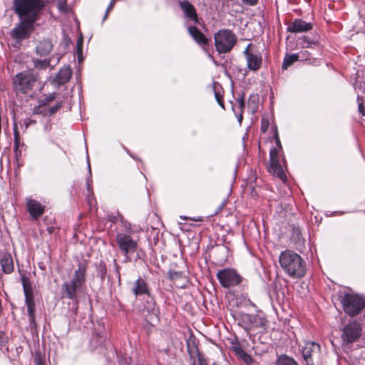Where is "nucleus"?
Segmentation results:
<instances>
[{"label": "nucleus", "instance_id": "nucleus-1", "mask_svg": "<svg viewBox=\"0 0 365 365\" xmlns=\"http://www.w3.org/2000/svg\"><path fill=\"white\" fill-rule=\"evenodd\" d=\"M279 264L292 278H302L306 273V264L299 255L292 250L281 252L279 257Z\"/></svg>", "mask_w": 365, "mask_h": 365}, {"label": "nucleus", "instance_id": "nucleus-2", "mask_svg": "<svg viewBox=\"0 0 365 365\" xmlns=\"http://www.w3.org/2000/svg\"><path fill=\"white\" fill-rule=\"evenodd\" d=\"M49 0H12V9L19 17L39 19Z\"/></svg>", "mask_w": 365, "mask_h": 365}, {"label": "nucleus", "instance_id": "nucleus-3", "mask_svg": "<svg viewBox=\"0 0 365 365\" xmlns=\"http://www.w3.org/2000/svg\"><path fill=\"white\" fill-rule=\"evenodd\" d=\"M38 78V73L32 70L20 72L12 79L13 89L17 94L29 93L33 91Z\"/></svg>", "mask_w": 365, "mask_h": 365}, {"label": "nucleus", "instance_id": "nucleus-4", "mask_svg": "<svg viewBox=\"0 0 365 365\" xmlns=\"http://www.w3.org/2000/svg\"><path fill=\"white\" fill-rule=\"evenodd\" d=\"M86 268L85 263L78 264V267L75 271L72 279L62 285V293L64 296L70 299H76L77 292L81 289L86 282Z\"/></svg>", "mask_w": 365, "mask_h": 365}, {"label": "nucleus", "instance_id": "nucleus-5", "mask_svg": "<svg viewBox=\"0 0 365 365\" xmlns=\"http://www.w3.org/2000/svg\"><path fill=\"white\" fill-rule=\"evenodd\" d=\"M215 46L219 53L230 52L237 43L236 35L229 29H220L214 34Z\"/></svg>", "mask_w": 365, "mask_h": 365}, {"label": "nucleus", "instance_id": "nucleus-6", "mask_svg": "<svg viewBox=\"0 0 365 365\" xmlns=\"http://www.w3.org/2000/svg\"><path fill=\"white\" fill-rule=\"evenodd\" d=\"M21 22L11 31V36L16 43H20L23 40L30 37L34 30V24L38 19L31 17H19Z\"/></svg>", "mask_w": 365, "mask_h": 365}, {"label": "nucleus", "instance_id": "nucleus-7", "mask_svg": "<svg viewBox=\"0 0 365 365\" xmlns=\"http://www.w3.org/2000/svg\"><path fill=\"white\" fill-rule=\"evenodd\" d=\"M116 243L120 252L125 257V262H130V256L138 249V242L125 233H118L115 237Z\"/></svg>", "mask_w": 365, "mask_h": 365}, {"label": "nucleus", "instance_id": "nucleus-8", "mask_svg": "<svg viewBox=\"0 0 365 365\" xmlns=\"http://www.w3.org/2000/svg\"><path fill=\"white\" fill-rule=\"evenodd\" d=\"M21 280L25 295V301L27 306V312L30 325L35 327V301L30 279L25 274L21 276Z\"/></svg>", "mask_w": 365, "mask_h": 365}, {"label": "nucleus", "instance_id": "nucleus-9", "mask_svg": "<svg viewBox=\"0 0 365 365\" xmlns=\"http://www.w3.org/2000/svg\"><path fill=\"white\" fill-rule=\"evenodd\" d=\"M344 312L351 316L359 314L365 307V300L356 294H346L342 299Z\"/></svg>", "mask_w": 365, "mask_h": 365}, {"label": "nucleus", "instance_id": "nucleus-10", "mask_svg": "<svg viewBox=\"0 0 365 365\" xmlns=\"http://www.w3.org/2000/svg\"><path fill=\"white\" fill-rule=\"evenodd\" d=\"M217 277L223 287L229 288L240 284L242 277L235 269H225L217 274Z\"/></svg>", "mask_w": 365, "mask_h": 365}, {"label": "nucleus", "instance_id": "nucleus-11", "mask_svg": "<svg viewBox=\"0 0 365 365\" xmlns=\"http://www.w3.org/2000/svg\"><path fill=\"white\" fill-rule=\"evenodd\" d=\"M252 44H248L243 53L246 57L248 68L256 71L261 68L262 58L261 53L257 51H252Z\"/></svg>", "mask_w": 365, "mask_h": 365}, {"label": "nucleus", "instance_id": "nucleus-12", "mask_svg": "<svg viewBox=\"0 0 365 365\" xmlns=\"http://www.w3.org/2000/svg\"><path fill=\"white\" fill-rule=\"evenodd\" d=\"M240 322L246 329L264 328L267 322L264 317L259 314H245L241 316Z\"/></svg>", "mask_w": 365, "mask_h": 365}, {"label": "nucleus", "instance_id": "nucleus-13", "mask_svg": "<svg viewBox=\"0 0 365 365\" xmlns=\"http://www.w3.org/2000/svg\"><path fill=\"white\" fill-rule=\"evenodd\" d=\"M279 151L277 148H272L269 152V166L268 171L273 175L283 180L285 175L279 163Z\"/></svg>", "mask_w": 365, "mask_h": 365}, {"label": "nucleus", "instance_id": "nucleus-14", "mask_svg": "<svg viewBox=\"0 0 365 365\" xmlns=\"http://www.w3.org/2000/svg\"><path fill=\"white\" fill-rule=\"evenodd\" d=\"M361 331V327L358 323H349L343 331L342 338L344 341L347 344L354 342L360 336Z\"/></svg>", "mask_w": 365, "mask_h": 365}, {"label": "nucleus", "instance_id": "nucleus-15", "mask_svg": "<svg viewBox=\"0 0 365 365\" xmlns=\"http://www.w3.org/2000/svg\"><path fill=\"white\" fill-rule=\"evenodd\" d=\"M179 6L187 19L195 24H200V19L197 16L196 9L190 1L187 0L180 1H179Z\"/></svg>", "mask_w": 365, "mask_h": 365}, {"label": "nucleus", "instance_id": "nucleus-16", "mask_svg": "<svg viewBox=\"0 0 365 365\" xmlns=\"http://www.w3.org/2000/svg\"><path fill=\"white\" fill-rule=\"evenodd\" d=\"M27 210L33 220H38L44 212L45 206L38 201L31 199H26Z\"/></svg>", "mask_w": 365, "mask_h": 365}, {"label": "nucleus", "instance_id": "nucleus-17", "mask_svg": "<svg viewBox=\"0 0 365 365\" xmlns=\"http://www.w3.org/2000/svg\"><path fill=\"white\" fill-rule=\"evenodd\" d=\"M312 23L307 22L301 19H295L288 24L287 31L290 33H303L312 30Z\"/></svg>", "mask_w": 365, "mask_h": 365}, {"label": "nucleus", "instance_id": "nucleus-18", "mask_svg": "<svg viewBox=\"0 0 365 365\" xmlns=\"http://www.w3.org/2000/svg\"><path fill=\"white\" fill-rule=\"evenodd\" d=\"M320 352V346L313 341H306L302 349V356L307 363L309 365L312 362V357L318 355Z\"/></svg>", "mask_w": 365, "mask_h": 365}, {"label": "nucleus", "instance_id": "nucleus-19", "mask_svg": "<svg viewBox=\"0 0 365 365\" xmlns=\"http://www.w3.org/2000/svg\"><path fill=\"white\" fill-rule=\"evenodd\" d=\"M144 310L148 313L146 315L148 322L152 323L158 320L159 309L158 308L156 303L153 298H149L146 301L144 305Z\"/></svg>", "mask_w": 365, "mask_h": 365}, {"label": "nucleus", "instance_id": "nucleus-20", "mask_svg": "<svg viewBox=\"0 0 365 365\" xmlns=\"http://www.w3.org/2000/svg\"><path fill=\"white\" fill-rule=\"evenodd\" d=\"M187 31L193 40L202 46H207L208 38L195 26H187Z\"/></svg>", "mask_w": 365, "mask_h": 365}, {"label": "nucleus", "instance_id": "nucleus-21", "mask_svg": "<svg viewBox=\"0 0 365 365\" xmlns=\"http://www.w3.org/2000/svg\"><path fill=\"white\" fill-rule=\"evenodd\" d=\"M72 75V71L69 66H65L61 68L56 74L54 82L57 83L58 86L63 85L69 81Z\"/></svg>", "mask_w": 365, "mask_h": 365}, {"label": "nucleus", "instance_id": "nucleus-22", "mask_svg": "<svg viewBox=\"0 0 365 365\" xmlns=\"http://www.w3.org/2000/svg\"><path fill=\"white\" fill-rule=\"evenodd\" d=\"M53 48V43L48 39L40 41L36 47V52L40 56H46L50 53Z\"/></svg>", "mask_w": 365, "mask_h": 365}, {"label": "nucleus", "instance_id": "nucleus-23", "mask_svg": "<svg viewBox=\"0 0 365 365\" xmlns=\"http://www.w3.org/2000/svg\"><path fill=\"white\" fill-rule=\"evenodd\" d=\"M0 264L2 268V271L5 274H10L14 271L13 258L10 254H4L0 260Z\"/></svg>", "mask_w": 365, "mask_h": 365}, {"label": "nucleus", "instance_id": "nucleus-24", "mask_svg": "<svg viewBox=\"0 0 365 365\" xmlns=\"http://www.w3.org/2000/svg\"><path fill=\"white\" fill-rule=\"evenodd\" d=\"M133 292L135 296L144 294H148L147 284L142 278H138L134 283L132 288Z\"/></svg>", "mask_w": 365, "mask_h": 365}, {"label": "nucleus", "instance_id": "nucleus-25", "mask_svg": "<svg viewBox=\"0 0 365 365\" xmlns=\"http://www.w3.org/2000/svg\"><path fill=\"white\" fill-rule=\"evenodd\" d=\"M187 349L190 359H192L193 363H195L196 357L199 356L200 354L195 339L190 337L188 340H187Z\"/></svg>", "mask_w": 365, "mask_h": 365}, {"label": "nucleus", "instance_id": "nucleus-26", "mask_svg": "<svg viewBox=\"0 0 365 365\" xmlns=\"http://www.w3.org/2000/svg\"><path fill=\"white\" fill-rule=\"evenodd\" d=\"M299 54L297 53L286 55L282 66V69H287L288 67L291 66L294 62L299 60Z\"/></svg>", "mask_w": 365, "mask_h": 365}, {"label": "nucleus", "instance_id": "nucleus-27", "mask_svg": "<svg viewBox=\"0 0 365 365\" xmlns=\"http://www.w3.org/2000/svg\"><path fill=\"white\" fill-rule=\"evenodd\" d=\"M276 365H299L297 362L292 357L287 355H281L278 357Z\"/></svg>", "mask_w": 365, "mask_h": 365}, {"label": "nucleus", "instance_id": "nucleus-28", "mask_svg": "<svg viewBox=\"0 0 365 365\" xmlns=\"http://www.w3.org/2000/svg\"><path fill=\"white\" fill-rule=\"evenodd\" d=\"M50 59L40 60L38 58H33L34 66L38 69H45L50 66Z\"/></svg>", "mask_w": 365, "mask_h": 365}, {"label": "nucleus", "instance_id": "nucleus-29", "mask_svg": "<svg viewBox=\"0 0 365 365\" xmlns=\"http://www.w3.org/2000/svg\"><path fill=\"white\" fill-rule=\"evenodd\" d=\"M168 277L169 278L173 281H178L179 279H182L183 281L186 280V277L184 275L182 272H178V271H170L168 272Z\"/></svg>", "mask_w": 365, "mask_h": 365}, {"label": "nucleus", "instance_id": "nucleus-30", "mask_svg": "<svg viewBox=\"0 0 365 365\" xmlns=\"http://www.w3.org/2000/svg\"><path fill=\"white\" fill-rule=\"evenodd\" d=\"M97 274L100 277L101 281H103L107 274L106 264L103 262H101L97 268Z\"/></svg>", "mask_w": 365, "mask_h": 365}, {"label": "nucleus", "instance_id": "nucleus-31", "mask_svg": "<svg viewBox=\"0 0 365 365\" xmlns=\"http://www.w3.org/2000/svg\"><path fill=\"white\" fill-rule=\"evenodd\" d=\"M236 352L247 364H249L252 361V357L242 349H237Z\"/></svg>", "mask_w": 365, "mask_h": 365}, {"label": "nucleus", "instance_id": "nucleus-32", "mask_svg": "<svg viewBox=\"0 0 365 365\" xmlns=\"http://www.w3.org/2000/svg\"><path fill=\"white\" fill-rule=\"evenodd\" d=\"M48 108L46 106H43L38 105L37 107L34 108V113L37 114H41L43 116L49 115V112L48 111Z\"/></svg>", "mask_w": 365, "mask_h": 365}, {"label": "nucleus", "instance_id": "nucleus-33", "mask_svg": "<svg viewBox=\"0 0 365 365\" xmlns=\"http://www.w3.org/2000/svg\"><path fill=\"white\" fill-rule=\"evenodd\" d=\"M55 98V93H51L48 96H46V98L41 99L38 103V105L46 106L48 103H50L51 101H53Z\"/></svg>", "mask_w": 365, "mask_h": 365}, {"label": "nucleus", "instance_id": "nucleus-34", "mask_svg": "<svg viewBox=\"0 0 365 365\" xmlns=\"http://www.w3.org/2000/svg\"><path fill=\"white\" fill-rule=\"evenodd\" d=\"M8 342V337L4 331H0V346H4Z\"/></svg>", "mask_w": 365, "mask_h": 365}, {"label": "nucleus", "instance_id": "nucleus-35", "mask_svg": "<svg viewBox=\"0 0 365 365\" xmlns=\"http://www.w3.org/2000/svg\"><path fill=\"white\" fill-rule=\"evenodd\" d=\"M62 105L61 103H56L55 106L51 107L48 108V111L49 112V115H53L56 111H58L61 108Z\"/></svg>", "mask_w": 365, "mask_h": 365}, {"label": "nucleus", "instance_id": "nucleus-36", "mask_svg": "<svg viewBox=\"0 0 365 365\" xmlns=\"http://www.w3.org/2000/svg\"><path fill=\"white\" fill-rule=\"evenodd\" d=\"M302 41V46L304 47H308L309 44H312V43H314V41H311L309 39V38L307 36H303L302 38H301Z\"/></svg>", "mask_w": 365, "mask_h": 365}, {"label": "nucleus", "instance_id": "nucleus-37", "mask_svg": "<svg viewBox=\"0 0 365 365\" xmlns=\"http://www.w3.org/2000/svg\"><path fill=\"white\" fill-rule=\"evenodd\" d=\"M115 3V0H111V1H110V4H109V5H108V8H107V9H106V11L105 16H104V17H103V20H105V19L107 18V16H108V15L109 11L113 9V6H114Z\"/></svg>", "mask_w": 365, "mask_h": 365}, {"label": "nucleus", "instance_id": "nucleus-38", "mask_svg": "<svg viewBox=\"0 0 365 365\" xmlns=\"http://www.w3.org/2000/svg\"><path fill=\"white\" fill-rule=\"evenodd\" d=\"M215 98L219 103L220 106L222 107H224L223 102H222V96L220 94L219 92H215Z\"/></svg>", "mask_w": 365, "mask_h": 365}, {"label": "nucleus", "instance_id": "nucleus-39", "mask_svg": "<svg viewBox=\"0 0 365 365\" xmlns=\"http://www.w3.org/2000/svg\"><path fill=\"white\" fill-rule=\"evenodd\" d=\"M237 101H238V103H239V108H240V109L241 110V113H242V110H243V108H245V106L244 98L242 97V98H239Z\"/></svg>", "mask_w": 365, "mask_h": 365}, {"label": "nucleus", "instance_id": "nucleus-40", "mask_svg": "<svg viewBox=\"0 0 365 365\" xmlns=\"http://www.w3.org/2000/svg\"><path fill=\"white\" fill-rule=\"evenodd\" d=\"M242 2L245 4L254 6L257 4L258 0H242Z\"/></svg>", "mask_w": 365, "mask_h": 365}, {"label": "nucleus", "instance_id": "nucleus-41", "mask_svg": "<svg viewBox=\"0 0 365 365\" xmlns=\"http://www.w3.org/2000/svg\"><path fill=\"white\" fill-rule=\"evenodd\" d=\"M359 111L362 115H365V107L362 103L359 104Z\"/></svg>", "mask_w": 365, "mask_h": 365}, {"label": "nucleus", "instance_id": "nucleus-42", "mask_svg": "<svg viewBox=\"0 0 365 365\" xmlns=\"http://www.w3.org/2000/svg\"><path fill=\"white\" fill-rule=\"evenodd\" d=\"M58 8L62 11H67L66 3H60L58 4Z\"/></svg>", "mask_w": 365, "mask_h": 365}, {"label": "nucleus", "instance_id": "nucleus-43", "mask_svg": "<svg viewBox=\"0 0 365 365\" xmlns=\"http://www.w3.org/2000/svg\"><path fill=\"white\" fill-rule=\"evenodd\" d=\"M274 138H275V141H276L277 145L280 148H282V145H281V143H280V140H279V135H278V134L277 133L274 135Z\"/></svg>", "mask_w": 365, "mask_h": 365}, {"label": "nucleus", "instance_id": "nucleus-44", "mask_svg": "<svg viewBox=\"0 0 365 365\" xmlns=\"http://www.w3.org/2000/svg\"><path fill=\"white\" fill-rule=\"evenodd\" d=\"M196 358H198V364L199 365H205L204 360L201 358L200 354H199V356H197Z\"/></svg>", "mask_w": 365, "mask_h": 365}, {"label": "nucleus", "instance_id": "nucleus-45", "mask_svg": "<svg viewBox=\"0 0 365 365\" xmlns=\"http://www.w3.org/2000/svg\"><path fill=\"white\" fill-rule=\"evenodd\" d=\"M47 231H48L50 234H51V233H53V231H54V227H47Z\"/></svg>", "mask_w": 365, "mask_h": 365}, {"label": "nucleus", "instance_id": "nucleus-46", "mask_svg": "<svg viewBox=\"0 0 365 365\" xmlns=\"http://www.w3.org/2000/svg\"><path fill=\"white\" fill-rule=\"evenodd\" d=\"M242 114H240L239 118H238V120L240 123L242 121Z\"/></svg>", "mask_w": 365, "mask_h": 365}, {"label": "nucleus", "instance_id": "nucleus-47", "mask_svg": "<svg viewBox=\"0 0 365 365\" xmlns=\"http://www.w3.org/2000/svg\"><path fill=\"white\" fill-rule=\"evenodd\" d=\"M115 268H116V271H117V272H118V274L119 275V274H119V268H120V267H119V266H118V265L116 264V267H115Z\"/></svg>", "mask_w": 365, "mask_h": 365}, {"label": "nucleus", "instance_id": "nucleus-48", "mask_svg": "<svg viewBox=\"0 0 365 365\" xmlns=\"http://www.w3.org/2000/svg\"><path fill=\"white\" fill-rule=\"evenodd\" d=\"M36 365H43L41 361L40 360H38L37 362H36Z\"/></svg>", "mask_w": 365, "mask_h": 365}, {"label": "nucleus", "instance_id": "nucleus-49", "mask_svg": "<svg viewBox=\"0 0 365 365\" xmlns=\"http://www.w3.org/2000/svg\"><path fill=\"white\" fill-rule=\"evenodd\" d=\"M262 129L263 130L264 132L266 131V128H263V126L262 127Z\"/></svg>", "mask_w": 365, "mask_h": 365}, {"label": "nucleus", "instance_id": "nucleus-50", "mask_svg": "<svg viewBox=\"0 0 365 365\" xmlns=\"http://www.w3.org/2000/svg\"><path fill=\"white\" fill-rule=\"evenodd\" d=\"M139 258H140L139 255H137V258L135 259V260H137Z\"/></svg>", "mask_w": 365, "mask_h": 365}, {"label": "nucleus", "instance_id": "nucleus-51", "mask_svg": "<svg viewBox=\"0 0 365 365\" xmlns=\"http://www.w3.org/2000/svg\"><path fill=\"white\" fill-rule=\"evenodd\" d=\"M88 168H89V172L91 173V165H88Z\"/></svg>", "mask_w": 365, "mask_h": 365}, {"label": "nucleus", "instance_id": "nucleus-52", "mask_svg": "<svg viewBox=\"0 0 365 365\" xmlns=\"http://www.w3.org/2000/svg\"><path fill=\"white\" fill-rule=\"evenodd\" d=\"M89 189H90V185H89V184H88V190H89Z\"/></svg>", "mask_w": 365, "mask_h": 365}]
</instances>
